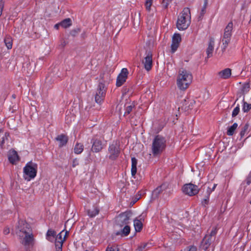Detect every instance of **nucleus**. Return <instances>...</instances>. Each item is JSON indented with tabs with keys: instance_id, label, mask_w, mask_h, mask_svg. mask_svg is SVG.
I'll list each match as a JSON object with an SVG mask.
<instances>
[{
	"instance_id": "f257e3e1",
	"label": "nucleus",
	"mask_w": 251,
	"mask_h": 251,
	"mask_svg": "<svg viewBox=\"0 0 251 251\" xmlns=\"http://www.w3.org/2000/svg\"><path fill=\"white\" fill-rule=\"evenodd\" d=\"M16 234L22 239L21 243L25 246L32 244L33 237L31 233L29 225L25 221L20 220L15 229Z\"/></svg>"
},
{
	"instance_id": "b1692460",
	"label": "nucleus",
	"mask_w": 251,
	"mask_h": 251,
	"mask_svg": "<svg viewBox=\"0 0 251 251\" xmlns=\"http://www.w3.org/2000/svg\"><path fill=\"white\" fill-rule=\"evenodd\" d=\"M99 209L97 207H95L87 211V214L91 218H93L97 215L99 213Z\"/></svg>"
},
{
	"instance_id": "09e8293b",
	"label": "nucleus",
	"mask_w": 251,
	"mask_h": 251,
	"mask_svg": "<svg viewBox=\"0 0 251 251\" xmlns=\"http://www.w3.org/2000/svg\"><path fill=\"white\" fill-rule=\"evenodd\" d=\"M246 182L247 185H249L251 183V176H248L246 179Z\"/></svg>"
},
{
	"instance_id": "cd10ccee",
	"label": "nucleus",
	"mask_w": 251,
	"mask_h": 251,
	"mask_svg": "<svg viewBox=\"0 0 251 251\" xmlns=\"http://www.w3.org/2000/svg\"><path fill=\"white\" fill-rule=\"evenodd\" d=\"M110 75L107 73H103L100 75V82H103L105 84V82L110 80Z\"/></svg>"
},
{
	"instance_id": "4c0bfd02",
	"label": "nucleus",
	"mask_w": 251,
	"mask_h": 251,
	"mask_svg": "<svg viewBox=\"0 0 251 251\" xmlns=\"http://www.w3.org/2000/svg\"><path fill=\"white\" fill-rule=\"evenodd\" d=\"M251 109V104L247 103L246 102H244L243 107V110L244 112H248Z\"/></svg>"
},
{
	"instance_id": "e433bc0d",
	"label": "nucleus",
	"mask_w": 251,
	"mask_h": 251,
	"mask_svg": "<svg viewBox=\"0 0 251 251\" xmlns=\"http://www.w3.org/2000/svg\"><path fill=\"white\" fill-rule=\"evenodd\" d=\"M63 243V240H61V241L56 242L55 247L56 251H62Z\"/></svg>"
},
{
	"instance_id": "6e6d98bb",
	"label": "nucleus",
	"mask_w": 251,
	"mask_h": 251,
	"mask_svg": "<svg viewBox=\"0 0 251 251\" xmlns=\"http://www.w3.org/2000/svg\"><path fill=\"white\" fill-rule=\"evenodd\" d=\"M1 130L0 129V132L1 131Z\"/></svg>"
},
{
	"instance_id": "423d86ee",
	"label": "nucleus",
	"mask_w": 251,
	"mask_h": 251,
	"mask_svg": "<svg viewBox=\"0 0 251 251\" xmlns=\"http://www.w3.org/2000/svg\"><path fill=\"white\" fill-rule=\"evenodd\" d=\"M107 91V87L105 84L103 82H100L95 95V100L96 102L100 104L103 101Z\"/></svg>"
},
{
	"instance_id": "f03ea898",
	"label": "nucleus",
	"mask_w": 251,
	"mask_h": 251,
	"mask_svg": "<svg viewBox=\"0 0 251 251\" xmlns=\"http://www.w3.org/2000/svg\"><path fill=\"white\" fill-rule=\"evenodd\" d=\"M193 79V76L190 72L183 69L179 70L176 79V84L180 90L187 89Z\"/></svg>"
},
{
	"instance_id": "a878e982",
	"label": "nucleus",
	"mask_w": 251,
	"mask_h": 251,
	"mask_svg": "<svg viewBox=\"0 0 251 251\" xmlns=\"http://www.w3.org/2000/svg\"><path fill=\"white\" fill-rule=\"evenodd\" d=\"M124 228L122 229L121 232H117V235H121L124 236H127L130 232V228L128 225H125Z\"/></svg>"
},
{
	"instance_id": "de8ad7c7",
	"label": "nucleus",
	"mask_w": 251,
	"mask_h": 251,
	"mask_svg": "<svg viewBox=\"0 0 251 251\" xmlns=\"http://www.w3.org/2000/svg\"><path fill=\"white\" fill-rule=\"evenodd\" d=\"M206 4H207V2L205 1V3H204V6L202 8V9H201V15H203L204 13H205Z\"/></svg>"
},
{
	"instance_id": "20e7f679",
	"label": "nucleus",
	"mask_w": 251,
	"mask_h": 251,
	"mask_svg": "<svg viewBox=\"0 0 251 251\" xmlns=\"http://www.w3.org/2000/svg\"><path fill=\"white\" fill-rule=\"evenodd\" d=\"M191 24V14L190 9L184 8L178 17L176 27L179 30L186 29Z\"/></svg>"
},
{
	"instance_id": "aec40b11",
	"label": "nucleus",
	"mask_w": 251,
	"mask_h": 251,
	"mask_svg": "<svg viewBox=\"0 0 251 251\" xmlns=\"http://www.w3.org/2000/svg\"><path fill=\"white\" fill-rule=\"evenodd\" d=\"M56 140L59 143V147H62L66 144L68 139L67 136L64 134H60L57 136V137L56 138Z\"/></svg>"
},
{
	"instance_id": "a19ab883",
	"label": "nucleus",
	"mask_w": 251,
	"mask_h": 251,
	"mask_svg": "<svg viewBox=\"0 0 251 251\" xmlns=\"http://www.w3.org/2000/svg\"><path fill=\"white\" fill-rule=\"evenodd\" d=\"M172 0H163L162 2V5L164 8H167L171 2Z\"/></svg>"
},
{
	"instance_id": "c756f323",
	"label": "nucleus",
	"mask_w": 251,
	"mask_h": 251,
	"mask_svg": "<svg viewBox=\"0 0 251 251\" xmlns=\"http://www.w3.org/2000/svg\"><path fill=\"white\" fill-rule=\"evenodd\" d=\"M4 43L8 49L12 47V39L10 36H6L4 39Z\"/></svg>"
},
{
	"instance_id": "ddd939ff",
	"label": "nucleus",
	"mask_w": 251,
	"mask_h": 251,
	"mask_svg": "<svg viewBox=\"0 0 251 251\" xmlns=\"http://www.w3.org/2000/svg\"><path fill=\"white\" fill-rule=\"evenodd\" d=\"M181 41V37L180 34L175 33L173 37L171 45V50L173 53H174L177 50Z\"/></svg>"
},
{
	"instance_id": "79ce46f5",
	"label": "nucleus",
	"mask_w": 251,
	"mask_h": 251,
	"mask_svg": "<svg viewBox=\"0 0 251 251\" xmlns=\"http://www.w3.org/2000/svg\"><path fill=\"white\" fill-rule=\"evenodd\" d=\"M183 251H197V248L194 246L187 247Z\"/></svg>"
},
{
	"instance_id": "7c9ffc66",
	"label": "nucleus",
	"mask_w": 251,
	"mask_h": 251,
	"mask_svg": "<svg viewBox=\"0 0 251 251\" xmlns=\"http://www.w3.org/2000/svg\"><path fill=\"white\" fill-rule=\"evenodd\" d=\"M9 136V134L8 132H5L4 135L2 137L1 141L0 142V146L1 149H3L4 148V144L6 141L8 140V137Z\"/></svg>"
},
{
	"instance_id": "a18cd8bd",
	"label": "nucleus",
	"mask_w": 251,
	"mask_h": 251,
	"mask_svg": "<svg viewBox=\"0 0 251 251\" xmlns=\"http://www.w3.org/2000/svg\"><path fill=\"white\" fill-rule=\"evenodd\" d=\"M78 164H79L78 160L76 158L74 159L73 161L72 167H75L76 166L78 165Z\"/></svg>"
},
{
	"instance_id": "2eb2a0df",
	"label": "nucleus",
	"mask_w": 251,
	"mask_h": 251,
	"mask_svg": "<svg viewBox=\"0 0 251 251\" xmlns=\"http://www.w3.org/2000/svg\"><path fill=\"white\" fill-rule=\"evenodd\" d=\"M214 239V238L211 237L208 235H206L203 239L201 243L202 248L205 250H207L211 245L212 242L213 241Z\"/></svg>"
},
{
	"instance_id": "8fccbe9b",
	"label": "nucleus",
	"mask_w": 251,
	"mask_h": 251,
	"mask_svg": "<svg viewBox=\"0 0 251 251\" xmlns=\"http://www.w3.org/2000/svg\"><path fill=\"white\" fill-rule=\"evenodd\" d=\"M3 233L5 235H7L10 233V229L8 227H5L3 230Z\"/></svg>"
},
{
	"instance_id": "4be33fe9",
	"label": "nucleus",
	"mask_w": 251,
	"mask_h": 251,
	"mask_svg": "<svg viewBox=\"0 0 251 251\" xmlns=\"http://www.w3.org/2000/svg\"><path fill=\"white\" fill-rule=\"evenodd\" d=\"M137 160L135 157L131 158V175L132 176H134L137 172Z\"/></svg>"
},
{
	"instance_id": "a211bd4d",
	"label": "nucleus",
	"mask_w": 251,
	"mask_h": 251,
	"mask_svg": "<svg viewBox=\"0 0 251 251\" xmlns=\"http://www.w3.org/2000/svg\"><path fill=\"white\" fill-rule=\"evenodd\" d=\"M168 187V185L167 183L162 184L153 190L152 192L153 196L157 197L162 192L167 189Z\"/></svg>"
},
{
	"instance_id": "72a5a7b5",
	"label": "nucleus",
	"mask_w": 251,
	"mask_h": 251,
	"mask_svg": "<svg viewBox=\"0 0 251 251\" xmlns=\"http://www.w3.org/2000/svg\"><path fill=\"white\" fill-rule=\"evenodd\" d=\"M63 232H64V230L62 231L59 234H58L56 236V240H57L58 239H59L60 240V241H61V240H63V242H64L65 240L66 236L68 234V232L67 231H66L65 232V235H64V237H63V239H62V234L63 233Z\"/></svg>"
},
{
	"instance_id": "c03bdc74",
	"label": "nucleus",
	"mask_w": 251,
	"mask_h": 251,
	"mask_svg": "<svg viewBox=\"0 0 251 251\" xmlns=\"http://www.w3.org/2000/svg\"><path fill=\"white\" fill-rule=\"evenodd\" d=\"M217 233V229L216 228H213V229L211 230L210 233L208 236H210L211 237L214 238L216 234Z\"/></svg>"
},
{
	"instance_id": "2f4dec72",
	"label": "nucleus",
	"mask_w": 251,
	"mask_h": 251,
	"mask_svg": "<svg viewBox=\"0 0 251 251\" xmlns=\"http://www.w3.org/2000/svg\"><path fill=\"white\" fill-rule=\"evenodd\" d=\"M134 107V104L133 102L129 103L126 107L124 115L129 114L131 112Z\"/></svg>"
},
{
	"instance_id": "0eeeda50",
	"label": "nucleus",
	"mask_w": 251,
	"mask_h": 251,
	"mask_svg": "<svg viewBox=\"0 0 251 251\" xmlns=\"http://www.w3.org/2000/svg\"><path fill=\"white\" fill-rule=\"evenodd\" d=\"M120 153L119 145L116 142H113L109 145L107 156L111 160H115Z\"/></svg>"
},
{
	"instance_id": "9d476101",
	"label": "nucleus",
	"mask_w": 251,
	"mask_h": 251,
	"mask_svg": "<svg viewBox=\"0 0 251 251\" xmlns=\"http://www.w3.org/2000/svg\"><path fill=\"white\" fill-rule=\"evenodd\" d=\"M131 213L130 212L126 211L120 214L116 218V222L117 225L122 227L125 225H127L129 223Z\"/></svg>"
},
{
	"instance_id": "dca6fc26",
	"label": "nucleus",
	"mask_w": 251,
	"mask_h": 251,
	"mask_svg": "<svg viewBox=\"0 0 251 251\" xmlns=\"http://www.w3.org/2000/svg\"><path fill=\"white\" fill-rule=\"evenodd\" d=\"M19 159L17 152L14 150H11L8 153V160L12 164H14Z\"/></svg>"
},
{
	"instance_id": "49530a36",
	"label": "nucleus",
	"mask_w": 251,
	"mask_h": 251,
	"mask_svg": "<svg viewBox=\"0 0 251 251\" xmlns=\"http://www.w3.org/2000/svg\"><path fill=\"white\" fill-rule=\"evenodd\" d=\"M209 198L208 197L206 199H204L202 201V204L203 205L205 206L208 204L209 202Z\"/></svg>"
},
{
	"instance_id": "6e6552de",
	"label": "nucleus",
	"mask_w": 251,
	"mask_h": 251,
	"mask_svg": "<svg viewBox=\"0 0 251 251\" xmlns=\"http://www.w3.org/2000/svg\"><path fill=\"white\" fill-rule=\"evenodd\" d=\"M232 29L233 24L232 22H229L225 28L222 39V42L224 49L226 48L229 43L230 42L231 36L232 35Z\"/></svg>"
},
{
	"instance_id": "c85d7f7f",
	"label": "nucleus",
	"mask_w": 251,
	"mask_h": 251,
	"mask_svg": "<svg viewBox=\"0 0 251 251\" xmlns=\"http://www.w3.org/2000/svg\"><path fill=\"white\" fill-rule=\"evenodd\" d=\"M60 26L64 28H67L71 25V20L69 18L66 19L60 23Z\"/></svg>"
},
{
	"instance_id": "f3484780",
	"label": "nucleus",
	"mask_w": 251,
	"mask_h": 251,
	"mask_svg": "<svg viewBox=\"0 0 251 251\" xmlns=\"http://www.w3.org/2000/svg\"><path fill=\"white\" fill-rule=\"evenodd\" d=\"M214 39L212 38H210L208 43V47L206 49V54L207 55L208 58L212 56V53L214 48Z\"/></svg>"
},
{
	"instance_id": "412c9836",
	"label": "nucleus",
	"mask_w": 251,
	"mask_h": 251,
	"mask_svg": "<svg viewBox=\"0 0 251 251\" xmlns=\"http://www.w3.org/2000/svg\"><path fill=\"white\" fill-rule=\"evenodd\" d=\"M56 234V232L54 230L49 229L46 234V239L50 242H52L54 241Z\"/></svg>"
},
{
	"instance_id": "58836bf2",
	"label": "nucleus",
	"mask_w": 251,
	"mask_h": 251,
	"mask_svg": "<svg viewBox=\"0 0 251 251\" xmlns=\"http://www.w3.org/2000/svg\"><path fill=\"white\" fill-rule=\"evenodd\" d=\"M250 86L249 83H245L242 88V91L243 93H247L250 90Z\"/></svg>"
},
{
	"instance_id": "5701e85b",
	"label": "nucleus",
	"mask_w": 251,
	"mask_h": 251,
	"mask_svg": "<svg viewBox=\"0 0 251 251\" xmlns=\"http://www.w3.org/2000/svg\"><path fill=\"white\" fill-rule=\"evenodd\" d=\"M134 226L136 232H140L143 227L142 222L137 219L134 220Z\"/></svg>"
},
{
	"instance_id": "f704fd0d",
	"label": "nucleus",
	"mask_w": 251,
	"mask_h": 251,
	"mask_svg": "<svg viewBox=\"0 0 251 251\" xmlns=\"http://www.w3.org/2000/svg\"><path fill=\"white\" fill-rule=\"evenodd\" d=\"M249 128V125L248 124L245 125L242 128L241 131L240 132V136L242 138L244 136L246 132L248 130Z\"/></svg>"
},
{
	"instance_id": "4468645a",
	"label": "nucleus",
	"mask_w": 251,
	"mask_h": 251,
	"mask_svg": "<svg viewBox=\"0 0 251 251\" xmlns=\"http://www.w3.org/2000/svg\"><path fill=\"white\" fill-rule=\"evenodd\" d=\"M142 63L144 65V68L147 71L151 70L152 67V55L151 53L148 52L146 56L142 60Z\"/></svg>"
},
{
	"instance_id": "603ef678",
	"label": "nucleus",
	"mask_w": 251,
	"mask_h": 251,
	"mask_svg": "<svg viewBox=\"0 0 251 251\" xmlns=\"http://www.w3.org/2000/svg\"><path fill=\"white\" fill-rule=\"evenodd\" d=\"M59 26H60V23L57 24L55 25L54 28H56V29H58Z\"/></svg>"
},
{
	"instance_id": "c9c22d12",
	"label": "nucleus",
	"mask_w": 251,
	"mask_h": 251,
	"mask_svg": "<svg viewBox=\"0 0 251 251\" xmlns=\"http://www.w3.org/2000/svg\"><path fill=\"white\" fill-rule=\"evenodd\" d=\"M148 245V243L142 244L138 247L136 251H146L148 250V249H147Z\"/></svg>"
},
{
	"instance_id": "6ab92c4d",
	"label": "nucleus",
	"mask_w": 251,
	"mask_h": 251,
	"mask_svg": "<svg viewBox=\"0 0 251 251\" xmlns=\"http://www.w3.org/2000/svg\"><path fill=\"white\" fill-rule=\"evenodd\" d=\"M231 75V70L230 69H225L218 73L219 76L223 79L228 78Z\"/></svg>"
},
{
	"instance_id": "f8f14e48",
	"label": "nucleus",
	"mask_w": 251,
	"mask_h": 251,
	"mask_svg": "<svg viewBox=\"0 0 251 251\" xmlns=\"http://www.w3.org/2000/svg\"><path fill=\"white\" fill-rule=\"evenodd\" d=\"M128 71L126 68H123L122 69L121 73L118 75L116 80V86L117 87L121 86L125 82H126Z\"/></svg>"
},
{
	"instance_id": "393cba45",
	"label": "nucleus",
	"mask_w": 251,
	"mask_h": 251,
	"mask_svg": "<svg viewBox=\"0 0 251 251\" xmlns=\"http://www.w3.org/2000/svg\"><path fill=\"white\" fill-rule=\"evenodd\" d=\"M237 127L238 124L237 123H234L231 126L228 128L226 132L227 135L228 136L233 135Z\"/></svg>"
},
{
	"instance_id": "864d4df0",
	"label": "nucleus",
	"mask_w": 251,
	"mask_h": 251,
	"mask_svg": "<svg viewBox=\"0 0 251 251\" xmlns=\"http://www.w3.org/2000/svg\"><path fill=\"white\" fill-rule=\"evenodd\" d=\"M216 186H217V184H214L213 187V188H212V191H213V190L215 189V188H216Z\"/></svg>"
},
{
	"instance_id": "9b49d317",
	"label": "nucleus",
	"mask_w": 251,
	"mask_h": 251,
	"mask_svg": "<svg viewBox=\"0 0 251 251\" xmlns=\"http://www.w3.org/2000/svg\"><path fill=\"white\" fill-rule=\"evenodd\" d=\"M182 189L184 194L190 196L195 195L199 192L198 187L192 183L185 184Z\"/></svg>"
},
{
	"instance_id": "473e14b6",
	"label": "nucleus",
	"mask_w": 251,
	"mask_h": 251,
	"mask_svg": "<svg viewBox=\"0 0 251 251\" xmlns=\"http://www.w3.org/2000/svg\"><path fill=\"white\" fill-rule=\"evenodd\" d=\"M153 3V0H146L145 3V6L146 10L148 12L151 11V7Z\"/></svg>"
},
{
	"instance_id": "bb28decb",
	"label": "nucleus",
	"mask_w": 251,
	"mask_h": 251,
	"mask_svg": "<svg viewBox=\"0 0 251 251\" xmlns=\"http://www.w3.org/2000/svg\"><path fill=\"white\" fill-rule=\"evenodd\" d=\"M84 149L83 145L81 143H76L74 148V152L75 154L81 153Z\"/></svg>"
},
{
	"instance_id": "39448f33",
	"label": "nucleus",
	"mask_w": 251,
	"mask_h": 251,
	"mask_svg": "<svg viewBox=\"0 0 251 251\" xmlns=\"http://www.w3.org/2000/svg\"><path fill=\"white\" fill-rule=\"evenodd\" d=\"M38 165L32 161L26 163L24 168V177L28 181L34 178L37 175Z\"/></svg>"
},
{
	"instance_id": "1a4fd4ad",
	"label": "nucleus",
	"mask_w": 251,
	"mask_h": 251,
	"mask_svg": "<svg viewBox=\"0 0 251 251\" xmlns=\"http://www.w3.org/2000/svg\"><path fill=\"white\" fill-rule=\"evenodd\" d=\"M92 144L91 150L94 152L100 151L106 146L102 138L98 137H94L91 141Z\"/></svg>"
},
{
	"instance_id": "7ed1b4c3",
	"label": "nucleus",
	"mask_w": 251,
	"mask_h": 251,
	"mask_svg": "<svg viewBox=\"0 0 251 251\" xmlns=\"http://www.w3.org/2000/svg\"><path fill=\"white\" fill-rule=\"evenodd\" d=\"M166 140L163 136L157 135L155 136L151 144V152L154 156L159 155L165 150Z\"/></svg>"
},
{
	"instance_id": "3c124183",
	"label": "nucleus",
	"mask_w": 251,
	"mask_h": 251,
	"mask_svg": "<svg viewBox=\"0 0 251 251\" xmlns=\"http://www.w3.org/2000/svg\"><path fill=\"white\" fill-rule=\"evenodd\" d=\"M195 103V101L194 100H191L190 102V104L189 105V107L190 108H192L193 105Z\"/></svg>"
},
{
	"instance_id": "37998d69",
	"label": "nucleus",
	"mask_w": 251,
	"mask_h": 251,
	"mask_svg": "<svg viewBox=\"0 0 251 251\" xmlns=\"http://www.w3.org/2000/svg\"><path fill=\"white\" fill-rule=\"evenodd\" d=\"M106 251H119V249L117 247H108L106 250Z\"/></svg>"
},
{
	"instance_id": "ea45409f",
	"label": "nucleus",
	"mask_w": 251,
	"mask_h": 251,
	"mask_svg": "<svg viewBox=\"0 0 251 251\" xmlns=\"http://www.w3.org/2000/svg\"><path fill=\"white\" fill-rule=\"evenodd\" d=\"M240 111V107L239 105H237L235 107L232 111V117H235L237 116Z\"/></svg>"
},
{
	"instance_id": "5fc2aeb1",
	"label": "nucleus",
	"mask_w": 251,
	"mask_h": 251,
	"mask_svg": "<svg viewBox=\"0 0 251 251\" xmlns=\"http://www.w3.org/2000/svg\"><path fill=\"white\" fill-rule=\"evenodd\" d=\"M250 203L251 204V201H250Z\"/></svg>"
}]
</instances>
